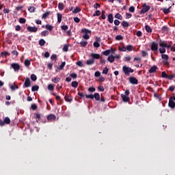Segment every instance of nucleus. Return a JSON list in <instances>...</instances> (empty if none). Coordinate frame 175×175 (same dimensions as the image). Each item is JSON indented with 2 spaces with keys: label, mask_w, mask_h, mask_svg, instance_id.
Wrapping results in <instances>:
<instances>
[{
  "label": "nucleus",
  "mask_w": 175,
  "mask_h": 175,
  "mask_svg": "<svg viewBox=\"0 0 175 175\" xmlns=\"http://www.w3.org/2000/svg\"><path fill=\"white\" fill-rule=\"evenodd\" d=\"M159 51L160 52V54H165V53H166V49H170V44H167L166 41H161L159 42Z\"/></svg>",
  "instance_id": "obj_1"
},
{
  "label": "nucleus",
  "mask_w": 175,
  "mask_h": 175,
  "mask_svg": "<svg viewBox=\"0 0 175 175\" xmlns=\"http://www.w3.org/2000/svg\"><path fill=\"white\" fill-rule=\"evenodd\" d=\"M122 70L124 73L126 75H129V73H133L134 70L131 67H128L126 66H124L122 68Z\"/></svg>",
  "instance_id": "obj_2"
},
{
  "label": "nucleus",
  "mask_w": 175,
  "mask_h": 175,
  "mask_svg": "<svg viewBox=\"0 0 175 175\" xmlns=\"http://www.w3.org/2000/svg\"><path fill=\"white\" fill-rule=\"evenodd\" d=\"M82 32H83V33H85L83 36V38L85 39V40H88V39H90V35H88L89 33H91V31L87 29H82Z\"/></svg>",
  "instance_id": "obj_3"
},
{
  "label": "nucleus",
  "mask_w": 175,
  "mask_h": 175,
  "mask_svg": "<svg viewBox=\"0 0 175 175\" xmlns=\"http://www.w3.org/2000/svg\"><path fill=\"white\" fill-rule=\"evenodd\" d=\"M163 65H169V55L166 54H161Z\"/></svg>",
  "instance_id": "obj_4"
},
{
  "label": "nucleus",
  "mask_w": 175,
  "mask_h": 175,
  "mask_svg": "<svg viewBox=\"0 0 175 175\" xmlns=\"http://www.w3.org/2000/svg\"><path fill=\"white\" fill-rule=\"evenodd\" d=\"M150 5H147L145 3V4H144L143 9L141 10V13L142 14H144V13H147V12H148V10H150Z\"/></svg>",
  "instance_id": "obj_5"
},
{
  "label": "nucleus",
  "mask_w": 175,
  "mask_h": 175,
  "mask_svg": "<svg viewBox=\"0 0 175 175\" xmlns=\"http://www.w3.org/2000/svg\"><path fill=\"white\" fill-rule=\"evenodd\" d=\"M27 31H29V32H37L38 27L29 26L27 27Z\"/></svg>",
  "instance_id": "obj_6"
},
{
  "label": "nucleus",
  "mask_w": 175,
  "mask_h": 175,
  "mask_svg": "<svg viewBox=\"0 0 175 175\" xmlns=\"http://www.w3.org/2000/svg\"><path fill=\"white\" fill-rule=\"evenodd\" d=\"M24 85L26 88H28V87H31V80L29 79V78L25 79Z\"/></svg>",
  "instance_id": "obj_7"
},
{
  "label": "nucleus",
  "mask_w": 175,
  "mask_h": 175,
  "mask_svg": "<svg viewBox=\"0 0 175 175\" xmlns=\"http://www.w3.org/2000/svg\"><path fill=\"white\" fill-rule=\"evenodd\" d=\"M151 50L152 51H158V44L156 42H152L151 46Z\"/></svg>",
  "instance_id": "obj_8"
},
{
  "label": "nucleus",
  "mask_w": 175,
  "mask_h": 175,
  "mask_svg": "<svg viewBox=\"0 0 175 175\" xmlns=\"http://www.w3.org/2000/svg\"><path fill=\"white\" fill-rule=\"evenodd\" d=\"M12 68L16 71V70H20V64L17 63H14L11 65Z\"/></svg>",
  "instance_id": "obj_9"
},
{
  "label": "nucleus",
  "mask_w": 175,
  "mask_h": 175,
  "mask_svg": "<svg viewBox=\"0 0 175 175\" xmlns=\"http://www.w3.org/2000/svg\"><path fill=\"white\" fill-rule=\"evenodd\" d=\"M91 57L93 59H99V58H100V55L97 53H92Z\"/></svg>",
  "instance_id": "obj_10"
},
{
  "label": "nucleus",
  "mask_w": 175,
  "mask_h": 175,
  "mask_svg": "<svg viewBox=\"0 0 175 175\" xmlns=\"http://www.w3.org/2000/svg\"><path fill=\"white\" fill-rule=\"evenodd\" d=\"M122 99H123V102H129V97L125 94H122Z\"/></svg>",
  "instance_id": "obj_11"
},
{
  "label": "nucleus",
  "mask_w": 175,
  "mask_h": 175,
  "mask_svg": "<svg viewBox=\"0 0 175 175\" xmlns=\"http://www.w3.org/2000/svg\"><path fill=\"white\" fill-rule=\"evenodd\" d=\"M107 59L109 62H111V64H113V62H114V61L116 60L114 55H109Z\"/></svg>",
  "instance_id": "obj_12"
},
{
  "label": "nucleus",
  "mask_w": 175,
  "mask_h": 175,
  "mask_svg": "<svg viewBox=\"0 0 175 175\" xmlns=\"http://www.w3.org/2000/svg\"><path fill=\"white\" fill-rule=\"evenodd\" d=\"M108 21H109V23H110V24H113V21H114L113 17V14H109L108 15Z\"/></svg>",
  "instance_id": "obj_13"
},
{
  "label": "nucleus",
  "mask_w": 175,
  "mask_h": 175,
  "mask_svg": "<svg viewBox=\"0 0 175 175\" xmlns=\"http://www.w3.org/2000/svg\"><path fill=\"white\" fill-rule=\"evenodd\" d=\"M129 80H130V83H131V84H137V79L136 78L130 77Z\"/></svg>",
  "instance_id": "obj_14"
},
{
  "label": "nucleus",
  "mask_w": 175,
  "mask_h": 175,
  "mask_svg": "<svg viewBox=\"0 0 175 175\" xmlns=\"http://www.w3.org/2000/svg\"><path fill=\"white\" fill-rule=\"evenodd\" d=\"M168 105L171 107V109H174L175 108V103H174V101H173V100L170 99Z\"/></svg>",
  "instance_id": "obj_15"
},
{
  "label": "nucleus",
  "mask_w": 175,
  "mask_h": 175,
  "mask_svg": "<svg viewBox=\"0 0 175 175\" xmlns=\"http://www.w3.org/2000/svg\"><path fill=\"white\" fill-rule=\"evenodd\" d=\"M81 47H85L87 44H88V42L87 40H82L81 42H80Z\"/></svg>",
  "instance_id": "obj_16"
},
{
  "label": "nucleus",
  "mask_w": 175,
  "mask_h": 175,
  "mask_svg": "<svg viewBox=\"0 0 175 175\" xmlns=\"http://www.w3.org/2000/svg\"><path fill=\"white\" fill-rule=\"evenodd\" d=\"M55 118H57V117L54 114H51L47 117V120H49V121L55 120Z\"/></svg>",
  "instance_id": "obj_17"
},
{
  "label": "nucleus",
  "mask_w": 175,
  "mask_h": 175,
  "mask_svg": "<svg viewBox=\"0 0 175 175\" xmlns=\"http://www.w3.org/2000/svg\"><path fill=\"white\" fill-rule=\"evenodd\" d=\"M157 70V66H153L150 70L149 73H155Z\"/></svg>",
  "instance_id": "obj_18"
},
{
  "label": "nucleus",
  "mask_w": 175,
  "mask_h": 175,
  "mask_svg": "<svg viewBox=\"0 0 175 175\" xmlns=\"http://www.w3.org/2000/svg\"><path fill=\"white\" fill-rule=\"evenodd\" d=\"M93 96L96 100H100V95L99 94V93H95Z\"/></svg>",
  "instance_id": "obj_19"
},
{
  "label": "nucleus",
  "mask_w": 175,
  "mask_h": 175,
  "mask_svg": "<svg viewBox=\"0 0 175 175\" xmlns=\"http://www.w3.org/2000/svg\"><path fill=\"white\" fill-rule=\"evenodd\" d=\"M71 85L74 88H77V87H79V83L77 81H72Z\"/></svg>",
  "instance_id": "obj_20"
},
{
  "label": "nucleus",
  "mask_w": 175,
  "mask_h": 175,
  "mask_svg": "<svg viewBox=\"0 0 175 175\" xmlns=\"http://www.w3.org/2000/svg\"><path fill=\"white\" fill-rule=\"evenodd\" d=\"M61 21H62V14L57 13V22L61 23Z\"/></svg>",
  "instance_id": "obj_21"
},
{
  "label": "nucleus",
  "mask_w": 175,
  "mask_h": 175,
  "mask_svg": "<svg viewBox=\"0 0 175 175\" xmlns=\"http://www.w3.org/2000/svg\"><path fill=\"white\" fill-rule=\"evenodd\" d=\"M65 65H66V63L65 62H63L62 64L58 67V69H59V70H62V69L65 68Z\"/></svg>",
  "instance_id": "obj_22"
},
{
  "label": "nucleus",
  "mask_w": 175,
  "mask_h": 175,
  "mask_svg": "<svg viewBox=\"0 0 175 175\" xmlns=\"http://www.w3.org/2000/svg\"><path fill=\"white\" fill-rule=\"evenodd\" d=\"M120 51L125 52L126 51V46H120L118 47Z\"/></svg>",
  "instance_id": "obj_23"
},
{
  "label": "nucleus",
  "mask_w": 175,
  "mask_h": 175,
  "mask_svg": "<svg viewBox=\"0 0 175 175\" xmlns=\"http://www.w3.org/2000/svg\"><path fill=\"white\" fill-rule=\"evenodd\" d=\"M94 59H90L87 60L86 64H87V65H92L94 64Z\"/></svg>",
  "instance_id": "obj_24"
},
{
  "label": "nucleus",
  "mask_w": 175,
  "mask_h": 175,
  "mask_svg": "<svg viewBox=\"0 0 175 175\" xmlns=\"http://www.w3.org/2000/svg\"><path fill=\"white\" fill-rule=\"evenodd\" d=\"M39 90V85H34L31 88V91L33 92H35V91H38Z\"/></svg>",
  "instance_id": "obj_25"
},
{
  "label": "nucleus",
  "mask_w": 175,
  "mask_h": 175,
  "mask_svg": "<svg viewBox=\"0 0 175 175\" xmlns=\"http://www.w3.org/2000/svg\"><path fill=\"white\" fill-rule=\"evenodd\" d=\"M126 51H132V50H133V46L128 45L127 46H126Z\"/></svg>",
  "instance_id": "obj_26"
},
{
  "label": "nucleus",
  "mask_w": 175,
  "mask_h": 175,
  "mask_svg": "<svg viewBox=\"0 0 175 175\" xmlns=\"http://www.w3.org/2000/svg\"><path fill=\"white\" fill-rule=\"evenodd\" d=\"M48 90L49 91H54V85L53 84L48 85Z\"/></svg>",
  "instance_id": "obj_27"
},
{
  "label": "nucleus",
  "mask_w": 175,
  "mask_h": 175,
  "mask_svg": "<svg viewBox=\"0 0 175 175\" xmlns=\"http://www.w3.org/2000/svg\"><path fill=\"white\" fill-rule=\"evenodd\" d=\"M52 81L53 83H59V81H61V79L55 77L52 79Z\"/></svg>",
  "instance_id": "obj_28"
},
{
  "label": "nucleus",
  "mask_w": 175,
  "mask_h": 175,
  "mask_svg": "<svg viewBox=\"0 0 175 175\" xmlns=\"http://www.w3.org/2000/svg\"><path fill=\"white\" fill-rule=\"evenodd\" d=\"M170 8L171 7H170L169 8H164V9H163V13L165 14H167V13H170Z\"/></svg>",
  "instance_id": "obj_29"
},
{
  "label": "nucleus",
  "mask_w": 175,
  "mask_h": 175,
  "mask_svg": "<svg viewBox=\"0 0 175 175\" xmlns=\"http://www.w3.org/2000/svg\"><path fill=\"white\" fill-rule=\"evenodd\" d=\"M115 18H118V20H122V15L120 14L119 13H117L115 15Z\"/></svg>",
  "instance_id": "obj_30"
},
{
  "label": "nucleus",
  "mask_w": 175,
  "mask_h": 175,
  "mask_svg": "<svg viewBox=\"0 0 175 175\" xmlns=\"http://www.w3.org/2000/svg\"><path fill=\"white\" fill-rule=\"evenodd\" d=\"M145 29L147 32H152V29H151V27L148 25H146L145 26Z\"/></svg>",
  "instance_id": "obj_31"
},
{
  "label": "nucleus",
  "mask_w": 175,
  "mask_h": 175,
  "mask_svg": "<svg viewBox=\"0 0 175 175\" xmlns=\"http://www.w3.org/2000/svg\"><path fill=\"white\" fill-rule=\"evenodd\" d=\"M49 31H43L41 32V36H47V35H49Z\"/></svg>",
  "instance_id": "obj_32"
},
{
  "label": "nucleus",
  "mask_w": 175,
  "mask_h": 175,
  "mask_svg": "<svg viewBox=\"0 0 175 175\" xmlns=\"http://www.w3.org/2000/svg\"><path fill=\"white\" fill-rule=\"evenodd\" d=\"M50 16V12H46L43 15H42V18L46 19V17H49Z\"/></svg>",
  "instance_id": "obj_33"
},
{
  "label": "nucleus",
  "mask_w": 175,
  "mask_h": 175,
  "mask_svg": "<svg viewBox=\"0 0 175 175\" xmlns=\"http://www.w3.org/2000/svg\"><path fill=\"white\" fill-rule=\"evenodd\" d=\"M45 28L48 29V31H53V25H46Z\"/></svg>",
  "instance_id": "obj_34"
},
{
  "label": "nucleus",
  "mask_w": 175,
  "mask_h": 175,
  "mask_svg": "<svg viewBox=\"0 0 175 175\" xmlns=\"http://www.w3.org/2000/svg\"><path fill=\"white\" fill-rule=\"evenodd\" d=\"M122 27H124V28H125V27H129V23H128V22H126V21H123V22L122 23Z\"/></svg>",
  "instance_id": "obj_35"
},
{
  "label": "nucleus",
  "mask_w": 175,
  "mask_h": 175,
  "mask_svg": "<svg viewBox=\"0 0 175 175\" xmlns=\"http://www.w3.org/2000/svg\"><path fill=\"white\" fill-rule=\"evenodd\" d=\"M58 8H59V10H64V3H59L58 5Z\"/></svg>",
  "instance_id": "obj_36"
},
{
  "label": "nucleus",
  "mask_w": 175,
  "mask_h": 175,
  "mask_svg": "<svg viewBox=\"0 0 175 175\" xmlns=\"http://www.w3.org/2000/svg\"><path fill=\"white\" fill-rule=\"evenodd\" d=\"M10 88L12 91H14L15 90L18 89V86H17V85H12L10 86Z\"/></svg>",
  "instance_id": "obj_37"
},
{
  "label": "nucleus",
  "mask_w": 175,
  "mask_h": 175,
  "mask_svg": "<svg viewBox=\"0 0 175 175\" xmlns=\"http://www.w3.org/2000/svg\"><path fill=\"white\" fill-rule=\"evenodd\" d=\"M35 10H36V8L33 6H31L28 8V10H29V12H30V13H33V12H35Z\"/></svg>",
  "instance_id": "obj_38"
},
{
  "label": "nucleus",
  "mask_w": 175,
  "mask_h": 175,
  "mask_svg": "<svg viewBox=\"0 0 175 175\" xmlns=\"http://www.w3.org/2000/svg\"><path fill=\"white\" fill-rule=\"evenodd\" d=\"M39 44L40 46H44V44H46V41L43 39H41L39 42Z\"/></svg>",
  "instance_id": "obj_39"
},
{
  "label": "nucleus",
  "mask_w": 175,
  "mask_h": 175,
  "mask_svg": "<svg viewBox=\"0 0 175 175\" xmlns=\"http://www.w3.org/2000/svg\"><path fill=\"white\" fill-rule=\"evenodd\" d=\"M25 66H29V65H31V60L26 59L25 62Z\"/></svg>",
  "instance_id": "obj_40"
},
{
  "label": "nucleus",
  "mask_w": 175,
  "mask_h": 175,
  "mask_svg": "<svg viewBox=\"0 0 175 175\" xmlns=\"http://www.w3.org/2000/svg\"><path fill=\"white\" fill-rule=\"evenodd\" d=\"M70 77H72V79H77V74L72 72L70 75Z\"/></svg>",
  "instance_id": "obj_41"
},
{
  "label": "nucleus",
  "mask_w": 175,
  "mask_h": 175,
  "mask_svg": "<svg viewBox=\"0 0 175 175\" xmlns=\"http://www.w3.org/2000/svg\"><path fill=\"white\" fill-rule=\"evenodd\" d=\"M81 10V9H80V8L77 7V8L72 11V13H79Z\"/></svg>",
  "instance_id": "obj_42"
},
{
  "label": "nucleus",
  "mask_w": 175,
  "mask_h": 175,
  "mask_svg": "<svg viewBox=\"0 0 175 175\" xmlns=\"http://www.w3.org/2000/svg\"><path fill=\"white\" fill-rule=\"evenodd\" d=\"M31 79L33 81H36L38 77H36V75H35L34 74L31 75Z\"/></svg>",
  "instance_id": "obj_43"
},
{
  "label": "nucleus",
  "mask_w": 175,
  "mask_h": 175,
  "mask_svg": "<svg viewBox=\"0 0 175 175\" xmlns=\"http://www.w3.org/2000/svg\"><path fill=\"white\" fill-rule=\"evenodd\" d=\"M94 47H96V49L100 47V44L98 42H94Z\"/></svg>",
  "instance_id": "obj_44"
},
{
  "label": "nucleus",
  "mask_w": 175,
  "mask_h": 175,
  "mask_svg": "<svg viewBox=\"0 0 175 175\" xmlns=\"http://www.w3.org/2000/svg\"><path fill=\"white\" fill-rule=\"evenodd\" d=\"M109 73V68L105 67V69L103 70V75H107Z\"/></svg>",
  "instance_id": "obj_45"
},
{
  "label": "nucleus",
  "mask_w": 175,
  "mask_h": 175,
  "mask_svg": "<svg viewBox=\"0 0 175 175\" xmlns=\"http://www.w3.org/2000/svg\"><path fill=\"white\" fill-rule=\"evenodd\" d=\"M4 124H10V119L9 118H5L4 119Z\"/></svg>",
  "instance_id": "obj_46"
},
{
  "label": "nucleus",
  "mask_w": 175,
  "mask_h": 175,
  "mask_svg": "<svg viewBox=\"0 0 175 175\" xmlns=\"http://www.w3.org/2000/svg\"><path fill=\"white\" fill-rule=\"evenodd\" d=\"M51 59H52V61H57V55L55 54L52 55L51 57Z\"/></svg>",
  "instance_id": "obj_47"
},
{
  "label": "nucleus",
  "mask_w": 175,
  "mask_h": 175,
  "mask_svg": "<svg viewBox=\"0 0 175 175\" xmlns=\"http://www.w3.org/2000/svg\"><path fill=\"white\" fill-rule=\"evenodd\" d=\"M122 39H123V37H122V36H121V35H118V36H117L116 37V40H122Z\"/></svg>",
  "instance_id": "obj_48"
},
{
  "label": "nucleus",
  "mask_w": 175,
  "mask_h": 175,
  "mask_svg": "<svg viewBox=\"0 0 175 175\" xmlns=\"http://www.w3.org/2000/svg\"><path fill=\"white\" fill-rule=\"evenodd\" d=\"M103 54L104 55H106V56L109 55V54H110V50H107V51L103 52Z\"/></svg>",
  "instance_id": "obj_49"
},
{
  "label": "nucleus",
  "mask_w": 175,
  "mask_h": 175,
  "mask_svg": "<svg viewBox=\"0 0 175 175\" xmlns=\"http://www.w3.org/2000/svg\"><path fill=\"white\" fill-rule=\"evenodd\" d=\"M69 50V46L68 45H64L63 47V51H68Z\"/></svg>",
  "instance_id": "obj_50"
},
{
  "label": "nucleus",
  "mask_w": 175,
  "mask_h": 175,
  "mask_svg": "<svg viewBox=\"0 0 175 175\" xmlns=\"http://www.w3.org/2000/svg\"><path fill=\"white\" fill-rule=\"evenodd\" d=\"M85 98H90V99H94V95H92V94H86Z\"/></svg>",
  "instance_id": "obj_51"
},
{
  "label": "nucleus",
  "mask_w": 175,
  "mask_h": 175,
  "mask_svg": "<svg viewBox=\"0 0 175 175\" xmlns=\"http://www.w3.org/2000/svg\"><path fill=\"white\" fill-rule=\"evenodd\" d=\"M94 17H95V16H100V11L97 10L95 12V13L93 14Z\"/></svg>",
  "instance_id": "obj_52"
},
{
  "label": "nucleus",
  "mask_w": 175,
  "mask_h": 175,
  "mask_svg": "<svg viewBox=\"0 0 175 175\" xmlns=\"http://www.w3.org/2000/svg\"><path fill=\"white\" fill-rule=\"evenodd\" d=\"M77 65L78 66H80L81 68L83 67V62H81V61L77 62Z\"/></svg>",
  "instance_id": "obj_53"
},
{
  "label": "nucleus",
  "mask_w": 175,
  "mask_h": 175,
  "mask_svg": "<svg viewBox=\"0 0 175 175\" xmlns=\"http://www.w3.org/2000/svg\"><path fill=\"white\" fill-rule=\"evenodd\" d=\"M95 77H100V72L96 71L94 74Z\"/></svg>",
  "instance_id": "obj_54"
},
{
  "label": "nucleus",
  "mask_w": 175,
  "mask_h": 175,
  "mask_svg": "<svg viewBox=\"0 0 175 175\" xmlns=\"http://www.w3.org/2000/svg\"><path fill=\"white\" fill-rule=\"evenodd\" d=\"M19 22L21 23V24H25V18H21L19 19Z\"/></svg>",
  "instance_id": "obj_55"
},
{
  "label": "nucleus",
  "mask_w": 175,
  "mask_h": 175,
  "mask_svg": "<svg viewBox=\"0 0 175 175\" xmlns=\"http://www.w3.org/2000/svg\"><path fill=\"white\" fill-rule=\"evenodd\" d=\"M131 56H127L126 57H124V61L129 62L131 61Z\"/></svg>",
  "instance_id": "obj_56"
},
{
  "label": "nucleus",
  "mask_w": 175,
  "mask_h": 175,
  "mask_svg": "<svg viewBox=\"0 0 175 175\" xmlns=\"http://www.w3.org/2000/svg\"><path fill=\"white\" fill-rule=\"evenodd\" d=\"M31 109L33 110H36V109H38V105H36V104L31 105Z\"/></svg>",
  "instance_id": "obj_57"
},
{
  "label": "nucleus",
  "mask_w": 175,
  "mask_h": 175,
  "mask_svg": "<svg viewBox=\"0 0 175 175\" xmlns=\"http://www.w3.org/2000/svg\"><path fill=\"white\" fill-rule=\"evenodd\" d=\"M161 76H162V77H164L165 79H167V75L166 74L165 72H161Z\"/></svg>",
  "instance_id": "obj_58"
},
{
  "label": "nucleus",
  "mask_w": 175,
  "mask_h": 175,
  "mask_svg": "<svg viewBox=\"0 0 175 175\" xmlns=\"http://www.w3.org/2000/svg\"><path fill=\"white\" fill-rule=\"evenodd\" d=\"M129 12H131V13H133L135 12V7L133 6L130 7Z\"/></svg>",
  "instance_id": "obj_59"
},
{
  "label": "nucleus",
  "mask_w": 175,
  "mask_h": 175,
  "mask_svg": "<svg viewBox=\"0 0 175 175\" xmlns=\"http://www.w3.org/2000/svg\"><path fill=\"white\" fill-rule=\"evenodd\" d=\"M68 25H63L62 26V29H63V31H66L68 29Z\"/></svg>",
  "instance_id": "obj_60"
},
{
  "label": "nucleus",
  "mask_w": 175,
  "mask_h": 175,
  "mask_svg": "<svg viewBox=\"0 0 175 175\" xmlns=\"http://www.w3.org/2000/svg\"><path fill=\"white\" fill-rule=\"evenodd\" d=\"M88 91L90 92H95V88H89Z\"/></svg>",
  "instance_id": "obj_61"
},
{
  "label": "nucleus",
  "mask_w": 175,
  "mask_h": 175,
  "mask_svg": "<svg viewBox=\"0 0 175 175\" xmlns=\"http://www.w3.org/2000/svg\"><path fill=\"white\" fill-rule=\"evenodd\" d=\"M132 17V14L126 13V18H131Z\"/></svg>",
  "instance_id": "obj_62"
},
{
  "label": "nucleus",
  "mask_w": 175,
  "mask_h": 175,
  "mask_svg": "<svg viewBox=\"0 0 175 175\" xmlns=\"http://www.w3.org/2000/svg\"><path fill=\"white\" fill-rule=\"evenodd\" d=\"M74 21L75 23H80V18H79V17H75L74 18Z\"/></svg>",
  "instance_id": "obj_63"
},
{
  "label": "nucleus",
  "mask_w": 175,
  "mask_h": 175,
  "mask_svg": "<svg viewBox=\"0 0 175 175\" xmlns=\"http://www.w3.org/2000/svg\"><path fill=\"white\" fill-rule=\"evenodd\" d=\"M114 24H115V25H118L120 24V21H118V20H115V21H114Z\"/></svg>",
  "instance_id": "obj_64"
}]
</instances>
